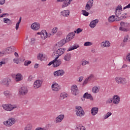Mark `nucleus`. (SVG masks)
Returning a JSON list of instances; mask_svg holds the SVG:
<instances>
[{
    "instance_id": "obj_1",
    "label": "nucleus",
    "mask_w": 130,
    "mask_h": 130,
    "mask_svg": "<svg viewBox=\"0 0 130 130\" xmlns=\"http://www.w3.org/2000/svg\"><path fill=\"white\" fill-rule=\"evenodd\" d=\"M2 107L3 108V109L6 110V111H12L13 109L17 108V106L12 105L10 104L3 105Z\"/></svg>"
},
{
    "instance_id": "obj_2",
    "label": "nucleus",
    "mask_w": 130,
    "mask_h": 130,
    "mask_svg": "<svg viewBox=\"0 0 130 130\" xmlns=\"http://www.w3.org/2000/svg\"><path fill=\"white\" fill-rule=\"evenodd\" d=\"M66 50H67V49L63 48H60L58 49H55V51L54 52V55L56 57H59L60 55H62V54H63L64 52H66Z\"/></svg>"
},
{
    "instance_id": "obj_3",
    "label": "nucleus",
    "mask_w": 130,
    "mask_h": 130,
    "mask_svg": "<svg viewBox=\"0 0 130 130\" xmlns=\"http://www.w3.org/2000/svg\"><path fill=\"white\" fill-rule=\"evenodd\" d=\"M75 111L77 116L82 117L85 115V112H84V110H83V108L81 107H76Z\"/></svg>"
},
{
    "instance_id": "obj_4",
    "label": "nucleus",
    "mask_w": 130,
    "mask_h": 130,
    "mask_svg": "<svg viewBox=\"0 0 130 130\" xmlns=\"http://www.w3.org/2000/svg\"><path fill=\"white\" fill-rule=\"evenodd\" d=\"M73 0H57L58 3H62L63 2V4L62 5V8H66V7H68V6L71 5V2Z\"/></svg>"
},
{
    "instance_id": "obj_5",
    "label": "nucleus",
    "mask_w": 130,
    "mask_h": 130,
    "mask_svg": "<svg viewBox=\"0 0 130 130\" xmlns=\"http://www.w3.org/2000/svg\"><path fill=\"white\" fill-rule=\"evenodd\" d=\"M71 92L73 95L77 96L78 94H79V89H78V86L77 85H74L71 87Z\"/></svg>"
},
{
    "instance_id": "obj_6",
    "label": "nucleus",
    "mask_w": 130,
    "mask_h": 130,
    "mask_svg": "<svg viewBox=\"0 0 130 130\" xmlns=\"http://www.w3.org/2000/svg\"><path fill=\"white\" fill-rule=\"evenodd\" d=\"M54 77H61L64 75V71L62 70H59L55 71L53 73Z\"/></svg>"
},
{
    "instance_id": "obj_7",
    "label": "nucleus",
    "mask_w": 130,
    "mask_h": 130,
    "mask_svg": "<svg viewBox=\"0 0 130 130\" xmlns=\"http://www.w3.org/2000/svg\"><path fill=\"white\" fill-rule=\"evenodd\" d=\"M67 42H68V41H67V40L65 39L60 41L59 42L57 43V44L55 45V48L63 46V45H64L66 43H67Z\"/></svg>"
},
{
    "instance_id": "obj_8",
    "label": "nucleus",
    "mask_w": 130,
    "mask_h": 130,
    "mask_svg": "<svg viewBox=\"0 0 130 130\" xmlns=\"http://www.w3.org/2000/svg\"><path fill=\"white\" fill-rule=\"evenodd\" d=\"M1 84L4 86H7L9 87L10 84H11V80L9 78H4L2 81Z\"/></svg>"
},
{
    "instance_id": "obj_9",
    "label": "nucleus",
    "mask_w": 130,
    "mask_h": 130,
    "mask_svg": "<svg viewBox=\"0 0 130 130\" xmlns=\"http://www.w3.org/2000/svg\"><path fill=\"white\" fill-rule=\"evenodd\" d=\"M58 57H56L54 59V68H57V67H59V66L61 64V60L58 59Z\"/></svg>"
},
{
    "instance_id": "obj_10",
    "label": "nucleus",
    "mask_w": 130,
    "mask_h": 130,
    "mask_svg": "<svg viewBox=\"0 0 130 130\" xmlns=\"http://www.w3.org/2000/svg\"><path fill=\"white\" fill-rule=\"evenodd\" d=\"M40 28V24L38 23L37 22H34L31 25V28L34 31H37Z\"/></svg>"
},
{
    "instance_id": "obj_11",
    "label": "nucleus",
    "mask_w": 130,
    "mask_h": 130,
    "mask_svg": "<svg viewBox=\"0 0 130 130\" xmlns=\"http://www.w3.org/2000/svg\"><path fill=\"white\" fill-rule=\"evenodd\" d=\"M51 87L53 91H57L60 90V86H59L57 83L53 84Z\"/></svg>"
},
{
    "instance_id": "obj_12",
    "label": "nucleus",
    "mask_w": 130,
    "mask_h": 130,
    "mask_svg": "<svg viewBox=\"0 0 130 130\" xmlns=\"http://www.w3.org/2000/svg\"><path fill=\"white\" fill-rule=\"evenodd\" d=\"M41 85H42L41 81L38 80L34 83V87L35 89H38L41 87Z\"/></svg>"
},
{
    "instance_id": "obj_13",
    "label": "nucleus",
    "mask_w": 130,
    "mask_h": 130,
    "mask_svg": "<svg viewBox=\"0 0 130 130\" xmlns=\"http://www.w3.org/2000/svg\"><path fill=\"white\" fill-rule=\"evenodd\" d=\"M120 101V98L118 95H114L113 97V102L114 104H118Z\"/></svg>"
},
{
    "instance_id": "obj_14",
    "label": "nucleus",
    "mask_w": 130,
    "mask_h": 130,
    "mask_svg": "<svg viewBox=\"0 0 130 130\" xmlns=\"http://www.w3.org/2000/svg\"><path fill=\"white\" fill-rule=\"evenodd\" d=\"M19 93L20 95H25V94L28 93V90L25 87H22L20 89Z\"/></svg>"
},
{
    "instance_id": "obj_15",
    "label": "nucleus",
    "mask_w": 130,
    "mask_h": 130,
    "mask_svg": "<svg viewBox=\"0 0 130 130\" xmlns=\"http://www.w3.org/2000/svg\"><path fill=\"white\" fill-rule=\"evenodd\" d=\"M74 37H75V32L69 33L67 36V38H66V40L67 42H69V41H71V40H72V39H73Z\"/></svg>"
},
{
    "instance_id": "obj_16",
    "label": "nucleus",
    "mask_w": 130,
    "mask_h": 130,
    "mask_svg": "<svg viewBox=\"0 0 130 130\" xmlns=\"http://www.w3.org/2000/svg\"><path fill=\"white\" fill-rule=\"evenodd\" d=\"M70 16V10H64L60 12L61 17H69Z\"/></svg>"
},
{
    "instance_id": "obj_17",
    "label": "nucleus",
    "mask_w": 130,
    "mask_h": 130,
    "mask_svg": "<svg viewBox=\"0 0 130 130\" xmlns=\"http://www.w3.org/2000/svg\"><path fill=\"white\" fill-rule=\"evenodd\" d=\"M13 49H14L13 46L9 47L6 49L5 52H2V54L4 55V54H6V53H7V54L11 53V52L13 51Z\"/></svg>"
},
{
    "instance_id": "obj_18",
    "label": "nucleus",
    "mask_w": 130,
    "mask_h": 130,
    "mask_svg": "<svg viewBox=\"0 0 130 130\" xmlns=\"http://www.w3.org/2000/svg\"><path fill=\"white\" fill-rule=\"evenodd\" d=\"M98 22H99V20L98 19H95L91 22H90L89 26L90 28H95L96 27V24H98Z\"/></svg>"
},
{
    "instance_id": "obj_19",
    "label": "nucleus",
    "mask_w": 130,
    "mask_h": 130,
    "mask_svg": "<svg viewBox=\"0 0 130 130\" xmlns=\"http://www.w3.org/2000/svg\"><path fill=\"white\" fill-rule=\"evenodd\" d=\"M23 80V76L21 73H18L16 75L15 81L16 82H21Z\"/></svg>"
},
{
    "instance_id": "obj_20",
    "label": "nucleus",
    "mask_w": 130,
    "mask_h": 130,
    "mask_svg": "<svg viewBox=\"0 0 130 130\" xmlns=\"http://www.w3.org/2000/svg\"><path fill=\"white\" fill-rule=\"evenodd\" d=\"M64 118V115L63 114H61L59 115L58 117H56V120L55 121L57 123V122H61L62 121V119Z\"/></svg>"
},
{
    "instance_id": "obj_21",
    "label": "nucleus",
    "mask_w": 130,
    "mask_h": 130,
    "mask_svg": "<svg viewBox=\"0 0 130 130\" xmlns=\"http://www.w3.org/2000/svg\"><path fill=\"white\" fill-rule=\"evenodd\" d=\"M83 98H85L86 99H90V100H93V96L91 94H89L88 92H86L83 95Z\"/></svg>"
},
{
    "instance_id": "obj_22",
    "label": "nucleus",
    "mask_w": 130,
    "mask_h": 130,
    "mask_svg": "<svg viewBox=\"0 0 130 130\" xmlns=\"http://www.w3.org/2000/svg\"><path fill=\"white\" fill-rule=\"evenodd\" d=\"M80 47V45L78 44H75L72 47L69 48L67 51H72V50H74V49H77V48H79Z\"/></svg>"
},
{
    "instance_id": "obj_23",
    "label": "nucleus",
    "mask_w": 130,
    "mask_h": 130,
    "mask_svg": "<svg viewBox=\"0 0 130 130\" xmlns=\"http://www.w3.org/2000/svg\"><path fill=\"white\" fill-rule=\"evenodd\" d=\"M71 57H72V54L71 53H67L64 56V59L66 61H70L71 60Z\"/></svg>"
},
{
    "instance_id": "obj_24",
    "label": "nucleus",
    "mask_w": 130,
    "mask_h": 130,
    "mask_svg": "<svg viewBox=\"0 0 130 130\" xmlns=\"http://www.w3.org/2000/svg\"><path fill=\"white\" fill-rule=\"evenodd\" d=\"M122 10V7L121 6H118L117 7V8L116 9V11H115V15L116 16H119V15H120L121 14V13H120V10ZM117 11H118V13H117Z\"/></svg>"
},
{
    "instance_id": "obj_25",
    "label": "nucleus",
    "mask_w": 130,
    "mask_h": 130,
    "mask_svg": "<svg viewBox=\"0 0 130 130\" xmlns=\"http://www.w3.org/2000/svg\"><path fill=\"white\" fill-rule=\"evenodd\" d=\"M98 113V108L94 107L91 109V114L92 115H96Z\"/></svg>"
},
{
    "instance_id": "obj_26",
    "label": "nucleus",
    "mask_w": 130,
    "mask_h": 130,
    "mask_svg": "<svg viewBox=\"0 0 130 130\" xmlns=\"http://www.w3.org/2000/svg\"><path fill=\"white\" fill-rule=\"evenodd\" d=\"M75 129H76V130H85L86 128L85 127V126H83L81 124H80L76 126V128H75Z\"/></svg>"
},
{
    "instance_id": "obj_27",
    "label": "nucleus",
    "mask_w": 130,
    "mask_h": 130,
    "mask_svg": "<svg viewBox=\"0 0 130 130\" xmlns=\"http://www.w3.org/2000/svg\"><path fill=\"white\" fill-rule=\"evenodd\" d=\"M108 20L110 23H112V22L115 21V16H114V15H112L109 17Z\"/></svg>"
},
{
    "instance_id": "obj_28",
    "label": "nucleus",
    "mask_w": 130,
    "mask_h": 130,
    "mask_svg": "<svg viewBox=\"0 0 130 130\" xmlns=\"http://www.w3.org/2000/svg\"><path fill=\"white\" fill-rule=\"evenodd\" d=\"M9 123H10V126H12L13 124H14L15 122H16V120L14 118H10L9 119Z\"/></svg>"
},
{
    "instance_id": "obj_29",
    "label": "nucleus",
    "mask_w": 130,
    "mask_h": 130,
    "mask_svg": "<svg viewBox=\"0 0 130 130\" xmlns=\"http://www.w3.org/2000/svg\"><path fill=\"white\" fill-rule=\"evenodd\" d=\"M45 35H47V31L46 30H43V33L41 35V38L42 39H46L47 38L45 37Z\"/></svg>"
},
{
    "instance_id": "obj_30",
    "label": "nucleus",
    "mask_w": 130,
    "mask_h": 130,
    "mask_svg": "<svg viewBox=\"0 0 130 130\" xmlns=\"http://www.w3.org/2000/svg\"><path fill=\"white\" fill-rule=\"evenodd\" d=\"M115 82L117 84H121V77H117L115 78Z\"/></svg>"
},
{
    "instance_id": "obj_31",
    "label": "nucleus",
    "mask_w": 130,
    "mask_h": 130,
    "mask_svg": "<svg viewBox=\"0 0 130 130\" xmlns=\"http://www.w3.org/2000/svg\"><path fill=\"white\" fill-rule=\"evenodd\" d=\"M81 12L83 16H85V17H88V16H89V12H87V10H82Z\"/></svg>"
},
{
    "instance_id": "obj_32",
    "label": "nucleus",
    "mask_w": 130,
    "mask_h": 130,
    "mask_svg": "<svg viewBox=\"0 0 130 130\" xmlns=\"http://www.w3.org/2000/svg\"><path fill=\"white\" fill-rule=\"evenodd\" d=\"M112 114V113H111V112H109L107 113V114L104 116V119H107V118H108V117H109V116H111Z\"/></svg>"
},
{
    "instance_id": "obj_33",
    "label": "nucleus",
    "mask_w": 130,
    "mask_h": 130,
    "mask_svg": "<svg viewBox=\"0 0 130 130\" xmlns=\"http://www.w3.org/2000/svg\"><path fill=\"white\" fill-rule=\"evenodd\" d=\"M68 97V94L66 93H61L60 96V99H64Z\"/></svg>"
},
{
    "instance_id": "obj_34",
    "label": "nucleus",
    "mask_w": 130,
    "mask_h": 130,
    "mask_svg": "<svg viewBox=\"0 0 130 130\" xmlns=\"http://www.w3.org/2000/svg\"><path fill=\"white\" fill-rule=\"evenodd\" d=\"M120 27H125L126 28V27H127V23H125L123 21H121L120 23Z\"/></svg>"
},
{
    "instance_id": "obj_35",
    "label": "nucleus",
    "mask_w": 130,
    "mask_h": 130,
    "mask_svg": "<svg viewBox=\"0 0 130 130\" xmlns=\"http://www.w3.org/2000/svg\"><path fill=\"white\" fill-rule=\"evenodd\" d=\"M92 6H91L90 4H87L85 6V10L86 11H90L91 10Z\"/></svg>"
},
{
    "instance_id": "obj_36",
    "label": "nucleus",
    "mask_w": 130,
    "mask_h": 130,
    "mask_svg": "<svg viewBox=\"0 0 130 130\" xmlns=\"http://www.w3.org/2000/svg\"><path fill=\"white\" fill-rule=\"evenodd\" d=\"M31 63H32V61H30V60H25L24 61V66H25L26 67H28V66H29V64H31Z\"/></svg>"
},
{
    "instance_id": "obj_37",
    "label": "nucleus",
    "mask_w": 130,
    "mask_h": 130,
    "mask_svg": "<svg viewBox=\"0 0 130 130\" xmlns=\"http://www.w3.org/2000/svg\"><path fill=\"white\" fill-rule=\"evenodd\" d=\"M119 30H120V31H123V32H127V31H128V29L123 27H120Z\"/></svg>"
},
{
    "instance_id": "obj_38",
    "label": "nucleus",
    "mask_w": 130,
    "mask_h": 130,
    "mask_svg": "<svg viewBox=\"0 0 130 130\" xmlns=\"http://www.w3.org/2000/svg\"><path fill=\"white\" fill-rule=\"evenodd\" d=\"M56 32H57V27H54L51 32V34L52 35H54Z\"/></svg>"
},
{
    "instance_id": "obj_39",
    "label": "nucleus",
    "mask_w": 130,
    "mask_h": 130,
    "mask_svg": "<svg viewBox=\"0 0 130 130\" xmlns=\"http://www.w3.org/2000/svg\"><path fill=\"white\" fill-rule=\"evenodd\" d=\"M3 22L6 24H9V22H11V20L8 18H5L3 19Z\"/></svg>"
},
{
    "instance_id": "obj_40",
    "label": "nucleus",
    "mask_w": 130,
    "mask_h": 130,
    "mask_svg": "<svg viewBox=\"0 0 130 130\" xmlns=\"http://www.w3.org/2000/svg\"><path fill=\"white\" fill-rule=\"evenodd\" d=\"M38 59H40V60H43V54H41V53H39L38 55Z\"/></svg>"
},
{
    "instance_id": "obj_41",
    "label": "nucleus",
    "mask_w": 130,
    "mask_h": 130,
    "mask_svg": "<svg viewBox=\"0 0 130 130\" xmlns=\"http://www.w3.org/2000/svg\"><path fill=\"white\" fill-rule=\"evenodd\" d=\"M92 43L91 42H86L84 44V46H91Z\"/></svg>"
},
{
    "instance_id": "obj_42",
    "label": "nucleus",
    "mask_w": 130,
    "mask_h": 130,
    "mask_svg": "<svg viewBox=\"0 0 130 130\" xmlns=\"http://www.w3.org/2000/svg\"><path fill=\"white\" fill-rule=\"evenodd\" d=\"M92 92L93 93H98L99 90H98V87L94 86L92 88Z\"/></svg>"
},
{
    "instance_id": "obj_43",
    "label": "nucleus",
    "mask_w": 130,
    "mask_h": 130,
    "mask_svg": "<svg viewBox=\"0 0 130 130\" xmlns=\"http://www.w3.org/2000/svg\"><path fill=\"white\" fill-rule=\"evenodd\" d=\"M4 124L5 125H6V126H11V124L10 123L9 120H7L6 121H4Z\"/></svg>"
},
{
    "instance_id": "obj_44",
    "label": "nucleus",
    "mask_w": 130,
    "mask_h": 130,
    "mask_svg": "<svg viewBox=\"0 0 130 130\" xmlns=\"http://www.w3.org/2000/svg\"><path fill=\"white\" fill-rule=\"evenodd\" d=\"M83 31V29H82L81 28H77V30L74 31V33H77V34H79V33H81Z\"/></svg>"
},
{
    "instance_id": "obj_45",
    "label": "nucleus",
    "mask_w": 130,
    "mask_h": 130,
    "mask_svg": "<svg viewBox=\"0 0 130 130\" xmlns=\"http://www.w3.org/2000/svg\"><path fill=\"white\" fill-rule=\"evenodd\" d=\"M101 45L102 47H109V45H106L105 42L101 43Z\"/></svg>"
},
{
    "instance_id": "obj_46",
    "label": "nucleus",
    "mask_w": 130,
    "mask_h": 130,
    "mask_svg": "<svg viewBox=\"0 0 130 130\" xmlns=\"http://www.w3.org/2000/svg\"><path fill=\"white\" fill-rule=\"evenodd\" d=\"M32 129V126L27 125L25 128L24 130H31Z\"/></svg>"
},
{
    "instance_id": "obj_47",
    "label": "nucleus",
    "mask_w": 130,
    "mask_h": 130,
    "mask_svg": "<svg viewBox=\"0 0 130 130\" xmlns=\"http://www.w3.org/2000/svg\"><path fill=\"white\" fill-rule=\"evenodd\" d=\"M128 40V35L125 36L123 40V42H127Z\"/></svg>"
},
{
    "instance_id": "obj_48",
    "label": "nucleus",
    "mask_w": 130,
    "mask_h": 130,
    "mask_svg": "<svg viewBox=\"0 0 130 130\" xmlns=\"http://www.w3.org/2000/svg\"><path fill=\"white\" fill-rule=\"evenodd\" d=\"M112 101H113V99L110 98L107 101H106V104H109L110 103H112Z\"/></svg>"
},
{
    "instance_id": "obj_49",
    "label": "nucleus",
    "mask_w": 130,
    "mask_h": 130,
    "mask_svg": "<svg viewBox=\"0 0 130 130\" xmlns=\"http://www.w3.org/2000/svg\"><path fill=\"white\" fill-rule=\"evenodd\" d=\"M121 84H126V79L121 78Z\"/></svg>"
},
{
    "instance_id": "obj_50",
    "label": "nucleus",
    "mask_w": 130,
    "mask_h": 130,
    "mask_svg": "<svg viewBox=\"0 0 130 130\" xmlns=\"http://www.w3.org/2000/svg\"><path fill=\"white\" fill-rule=\"evenodd\" d=\"M4 95H5V96L6 97H9V96H10V91H6L4 92Z\"/></svg>"
},
{
    "instance_id": "obj_51",
    "label": "nucleus",
    "mask_w": 130,
    "mask_h": 130,
    "mask_svg": "<svg viewBox=\"0 0 130 130\" xmlns=\"http://www.w3.org/2000/svg\"><path fill=\"white\" fill-rule=\"evenodd\" d=\"M55 60H53L52 61H50L48 64V66H50L51 64H53V67H54V61Z\"/></svg>"
},
{
    "instance_id": "obj_52",
    "label": "nucleus",
    "mask_w": 130,
    "mask_h": 130,
    "mask_svg": "<svg viewBox=\"0 0 130 130\" xmlns=\"http://www.w3.org/2000/svg\"><path fill=\"white\" fill-rule=\"evenodd\" d=\"M126 15H127L126 13H124L121 15V17H122V20L126 18Z\"/></svg>"
},
{
    "instance_id": "obj_53",
    "label": "nucleus",
    "mask_w": 130,
    "mask_h": 130,
    "mask_svg": "<svg viewBox=\"0 0 130 130\" xmlns=\"http://www.w3.org/2000/svg\"><path fill=\"white\" fill-rule=\"evenodd\" d=\"M93 0H89L88 2V3H87V4H90V6H91V7H93Z\"/></svg>"
},
{
    "instance_id": "obj_54",
    "label": "nucleus",
    "mask_w": 130,
    "mask_h": 130,
    "mask_svg": "<svg viewBox=\"0 0 130 130\" xmlns=\"http://www.w3.org/2000/svg\"><path fill=\"white\" fill-rule=\"evenodd\" d=\"M13 61L15 63H17L18 64V63H19V59L18 58H15L13 59Z\"/></svg>"
},
{
    "instance_id": "obj_55",
    "label": "nucleus",
    "mask_w": 130,
    "mask_h": 130,
    "mask_svg": "<svg viewBox=\"0 0 130 130\" xmlns=\"http://www.w3.org/2000/svg\"><path fill=\"white\" fill-rule=\"evenodd\" d=\"M116 18L115 17V21H120V20H121L120 17L116 16Z\"/></svg>"
},
{
    "instance_id": "obj_56",
    "label": "nucleus",
    "mask_w": 130,
    "mask_h": 130,
    "mask_svg": "<svg viewBox=\"0 0 130 130\" xmlns=\"http://www.w3.org/2000/svg\"><path fill=\"white\" fill-rule=\"evenodd\" d=\"M93 78H94V75L91 74L87 79L88 80H92V79H93Z\"/></svg>"
},
{
    "instance_id": "obj_57",
    "label": "nucleus",
    "mask_w": 130,
    "mask_h": 130,
    "mask_svg": "<svg viewBox=\"0 0 130 130\" xmlns=\"http://www.w3.org/2000/svg\"><path fill=\"white\" fill-rule=\"evenodd\" d=\"M32 80H33V76H32V75H30L29 76V77L28 78V81L29 82H31V81H32Z\"/></svg>"
},
{
    "instance_id": "obj_58",
    "label": "nucleus",
    "mask_w": 130,
    "mask_h": 130,
    "mask_svg": "<svg viewBox=\"0 0 130 130\" xmlns=\"http://www.w3.org/2000/svg\"><path fill=\"white\" fill-rule=\"evenodd\" d=\"M5 3H6V0H0V5L1 6H3V5H4Z\"/></svg>"
},
{
    "instance_id": "obj_59",
    "label": "nucleus",
    "mask_w": 130,
    "mask_h": 130,
    "mask_svg": "<svg viewBox=\"0 0 130 130\" xmlns=\"http://www.w3.org/2000/svg\"><path fill=\"white\" fill-rule=\"evenodd\" d=\"M51 35H53L51 34V33H47V35H45V38H47V37L49 38L50 37V36H51Z\"/></svg>"
},
{
    "instance_id": "obj_60",
    "label": "nucleus",
    "mask_w": 130,
    "mask_h": 130,
    "mask_svg": "<svg viewBox=\"0 0 130 130\" xmlns=\"http://www.w3.org/2000/svg\"><path fill=\"white\" fill-rule=\"evenodd\" d=\"M88 78H86L85 81H84V82L83 83V86H84V85H86V84H88Z\"/></svg>"
},
{
    "instance_id": "obj_61",
    "label": "nucleus",
    "mask_w": 130,
    "mask_h": 130,
    "mask_svg": "<svg viewBox=\"0 0 130 130\" xmlns=\"http://www.w3.org/2000/svg\"><path fill=\"white\" fill-rule=\"evenodd\" d=\"M126 59L128 61H130V53L128 54L126 56Z\"/></svg>"
},
{
    "instance_id": "obj_62",
    "label": "nucleus",
    "mask_w": 130,
    "mask_h": 130,
    "mask_svg": "<svg viewBox=\"0 0 130 130\" xmlns=\"http://www.w3.org/2000/svg\"><path fill=\"white\" fill-rule=\"evenodd\" d=\"M35 130H46V129H45V128H42V127H39L36 128Z\"/></svg>"
},
{
    "instance_id": "obj_63",
    "label": "nucleus",
    "mask_w": 130,
    "mask_h": 130,
    "mask_svg": "<svg viewBox=\"0 0 130 130\" xmlns=\"http://www.w3.org/2000/svg\"><path fill=\"white\" fill-rule=\"evenodd\" d=\"M19 26H20V23H17L15 26V29L16 30H18V29H19Z\"/></svg>"
},
{
    "instance_id": "obj_64",
    "label": "nucleus",
    "mask_w": 130,
    "mask_h": 130,
    "mask_svg": "<svg viewBox=\"0 0 130 130\" xmlns=\"http://www.w3.org/2000/svg\"><path fill=\"white\" fill-rule=\"evenodd\" d=\"M105 42L106 45H109V47L110 46V42H109V41H106Z\"/></svg>"
}]
</instances>
